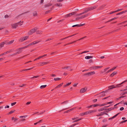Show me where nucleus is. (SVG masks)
I'll use <instances>...</instances> for the list:
<instances>
[{"instance_id":"603ef678","label":"nucleus","mask_w":127,"mask_h":127,"mask_svg":"<svg viewBox=\"0 0 127 127\" xmlns=\"http://www.w3.org/2000/svg\"><path fill=\"white\" fill-rule=\"evenodd\" d=\"M52 5V4H51L50 5L46 4V5H45V6L46 7H48V6H51Z\"/></svg>"},{"instance_id":"680f3d73","label":"nucleus","mask_w":127,"mask_h":127,"mask_svg":"<svg viewBox=\"0 0 127 127\" xmlns=\"http://www.w3.org/2000/svg\"><path fill=\"white\" fill-rule=\"evenodd\" d=\"M4 55H5V52L4 53H2L1 54H0V56H2Z\"/></svg>"},{"instance_id":"7c9ffc66","label":"nucleus","mask_w":127,"mask_h":127,"mask_svg":"<svg viewBox=\"0 0 127 127\" xmlns=\"http://www.w3.org/2000/svg\"><path fill=\"white\" fill-rule=\"evenodd\" d=\"M103 112H101L100 113V114L98 115H96V116H100L101 115H103L104 114V113Z\"/></svg>"},{"instance_id":"0eeeda50","label":"nucleus","mask_w":127,"mask_h":127,"mask_svg":"<svg viewBox=\"0 0 127 127\" xmlns=\"http://www.w3.org/2000/svg\"><path fill=\"white\" fill-rule=\"evenodd\" d=\"M117 107H111L108 109H106V113H108L109 111L113 110L115 109H116V108H117Z\"/></svg>"},{"instance_id":"72a5a7b5","label":"nucleus","mask_w":127,"mask_h":127,"mask_svg":"<svg viewBox=\"0 0 127 127\" xmlns=\"http://www.w3.org/2000/svg\"><path fill=\"white\" fill-rule=\"evenodd\" d=\"M47 85H42L40 87V88L41 89H42L45 88L46 87Z\"/></svg>"},{"instance_id":"aec40b11","label":"nucleus","mask_w":127,"mask_h":127,"mask_svg":"<svg viewBox=\"0 0 127 127\" xmlns=\"http://www.w3.org/2000/svg\"><path fill=\"white\" fill-rule=\"evenodd\" d=\"M117 73V72L116 71L113 72L112 74H111L110 76L111 77H113Z\"/></svg>"},{"instance_id":"1a4fd4ad","label":"nucleus","mask_w":127,"mask_h":127,"mask_svg":"<svg viewBox=\"0 0 127 127\" xmlns=\"http://www.w3.org/2000/svg\"><path fill=\"white\" fill-rule=\"evenodd\" d=\"M87 89V88L86 87H85L84 88H82L81 89L80 92L82 93H84L86 91Z\"/></svg>"},{"instance_id":"a211bd4d","label":"nucleus","mask_w":127,"mask_h":127,"mask_svg":"<svg viewBox=\"0 0 127 127\" xmlns=\"http://www.w3.org/2000/svg\"><path fill=\"white\" fill-rule=\"evenodd\" d=\"M89 14V13H87L85 15H83L81 16V19L84 18L85 17H87Z\"/></svg>"},{"instance_id":"2eb2a0df","label":"nucleus","mask_w":127,"mask_h":127,"mask_svg":"<svg viewBox=\"0 0 127 127\" xmlns=\"http://www.w3.org/2000/svg\"><path fill=\"white\" fill-rule=\"evenodd\" d=\"M106 6L105 4H103L101 6L99 7L97 9L98 10H101L103 9V7Z\"/></svg>"},{"instance_id":"ea45409f","label":"nucleus","mask_w":127,"mask_h":127,"mask_svg":"<svg viewBox=\"0 0 127 127\" xmlns=\"http://www.w3.org/2000/svg\"><path fill=\"white\" fill-rule=\"evenodd\" d=\"M26 116H20V118L23 119L26 118Z\"/></svg>"},{"instance_id":"f257e3e1","label":"nucleus","mask_w":127,"mask_h":127,"mask_svg":"<svg viewBox=\"0 0 127 127\" xmlns=\"http://www.w3.org/2000/svg\"><path fill=\"white\" fill-rule=\"evenodd\" d=\"M32 45V43H30L29 45L25 46L24 47L20 48L16 50V51L17 52L13 54L12 55L14 56L16 55L17 54H19L21 53L22 51V50L23 49H25L26 48H27L28 46H30L31 45Z\"/></svg>"},{"instance_id":"4d7b16f0","label":"nucleus","mask_w":127,"mask_h":127,"mask_svg":"<svg viewBox=\"0 0 127 127\" xmlns=\"http://www.w3.org/2000/svg\"><path fill=\"white\" fill-rule=\"evenodd\" d=\"M118 18L117 17H114L113 18L111 19L112 21L114 20L115 19H116Z\"/></svg>"},{"instance_id":"c03bdc74","label":"nucleus","mask_w":127,"mask_h":127,"mask_svg":"<svg viewBox=\"0 0 127 127\" xmlns=\"http://www.w3.org/2000/svg\"><path fill=\"white\" fill-rule=\"evenodd\" d=\"M70 107H68V108H64V109H63L62 110H60V111H59V112H61V111H63V110H66V109H68L69 108H70Z\"/></svg>"},{"instance_id":"79ce46f5","label":"nucleus","mask_w":127,"mask_h":127,"mask_svg":"<svg viewBox=\"0 0 127 127\" xmlns=\"http://www.w3.org/2000/svg\"><path fill=\"white\" fill-rule=\"evenodd\" d=\"M70 67V66H64L62 68V69H65V68H69Z\"/></svg>"},{"instance_id":"c756f323","label":"nucleus","mask_w":127,"mask_h":127,"mask_svg":"<svg viewBox=\"0 0 127 127\" xmlns=\"http://www.w3.org/2000/svg\"><path fill=\"white\" fill-rule=\"evenodd\" d=\"M71 84V82H70V83L67 84L66 85H64V86L63 87L65 88L67 86H69Z\"/></svg>"},{"instance_id":"e2e57ef3","label":"nucleus","mask_w":127,"mask_h":127,"mask_svg":"<svg viewBox=\"0 0 127 127\" xmlns=\"http://www.w3.org/2000/svg\"><path fill=\"white\" fill-rule=\"evenodd\" d=\"M70 112V110H66V111H64V113H68V112Z\"/></svg>"},{"instance_id":"f03ea898","label":"nucleus","mask_w":127,"mask_h":127,"mask_svg":"<svg viewBox=\"0 0 127 127\" xmlns=\"http://www.w3.org/2000/svg\"><path fill=\"white\" fill-rule=\"evenodd\" d=\"M97 7V5H95L94 6L90 7H89L86 8L85 9L87 12V13L89 11H91L95 9Z\"/></svg>"},{"instance_id":"4468645a","label":"nucleus","mask_w":127,"mask_h":127,"mask_svg":"<svg viewBox=\"0 0 127 127\" xmlns=\"http://www.w3.org/2000/svg\"><path fill=\"white\" fill-rule=\"evenodd\" d=\"M77 34V33H76V34H74L71 35L70 36H67V37H65L64 38L61 39H60L59 40H63L64 39H66L67 38H68L69 37H71L73 36H74V35H75Z\"/></svg>"},{"instance_id":"052dcab7","label":"nucleus","mask_w":127,"mask_h":127,"mask_svg":"<svg viewBox=\"0 0 127 127\" xmlns=\"http://www.w3.org/2000/svg\"><path fill=\"white\" fill-rule=\"evenodd\" d=\"M51 11V10H48V11H47L45 13L46 14H47L48 13H49Z\"/></svg>"},{"instance_id":"f704fd0d","label":"nucleus","mask_w":127,"mask_h":127,"mask_svg":"<svg viewBox=\"0 0 127 127\" xmlns=\"http://www.w3.org/2000/svg\"><path fill=\"white\" fill-rule=\"evenodd\" d=\"M82 118H80V119H78L77 120H75L74 121H73V123L76 122H77V121H80L81 120H82Z\"/></svg>"},{"instance_id":"09e8293b","label":"nucleus","mask_w":127,"mask_h":127,"mask_svg":"<svg viewBox=\"0 0 127 127\" xmlns=\"http://www.w3.org/2000/svg\"><path fill=\"white\" fill-rule=\"evenodd\" d=\"M79 26V24L76 25H75L72 26V27H78Z\"/></svg>"},{"instance_id":"9b49d317","label":"nucleus","mask_w":127,"mask_h":127,"mask_svg":"<svg viewBox=\"0 0 127 127\" xmlns=\"http://www.w3.org/2000/svg\"><path fill=\"white\" fill-rule=\"evenodd\" d=\"M99 104H95L94 105H90L89 106H88L87 107V108H91L92 107H95L96 106H99Z\"/></svg>"},{"instance_id":"6ab92c4d","label":"nucleus","mask_w":127,"mask_h":127,"mask_svg":"<svg viewBox=\"0 0 127 127\" xmlns=\"http://www.w3.org/2000/svg\"><path fill=\"white\" fill-rule=\"evenodd\" d=\"M120 113H118L116 114V115H115L113 116L112 117L109 118L108 119L109 120H110L111 119L114 118L116 117Z\"/></svg>"},{"instance_id":"393cba45","label":"nucleus","mask_w":127,"mask_h":127,"mask_svg":"<svg viewBox=\"0 0 127 127\" xmlns=\"http://www.w3.org/2000/svg\"><path fill=\"white\" fill-rule=\"evenodd\" d=\"M55 6H62V4L61 3H57L55 4Z\"/></svg>"},{"instance_id":"a18cd8bd","label":"nucleus","mask_w":127,"mask_h":127,"mask_svg":"<svg viewBox=\"0 0 127 127\" xmlns=\"http://www.w3.org/2000/svg\"><path fill=\"white\" fill-rule=\"evenodd\" d=\"M16 102H14L12 103H11V105L12 106H13L15 104H16Z\"/></svg>"},{"instance_id":"c9c22d12","label":"nucleus","mask_w":127,"mask_h":127,"mask_svg":"<svg viewBox=\"0 0 127 127\" xmlns=\"http://www.w3.org/2000/svg\"><path fill=\"white\" fill-rule=\"evenodd\" d=\"M31 68H29V69H23V70H22L20 71V72H22V71H27L29 70H30V69H31Z\"/></svg>"},{"instance_id":"473e14b6","label":"nucleus","mask_w":127,"mask_h":127,"mask_svg":"<svg viewBox=\"0 0 127 127\" xmlns=\"http://www.w3.org/2000/svg\"><path fill=\"white\" fill-rule=\"evenodd\" d=\"M40 76H34L32 77V81L34 80V79L37 78V77H39Z\"/></svg>"},{"instance_id":"2f4dec72","label":"nucleus","mask_w":127,"mask_h":127,"mask_svg":"<svg viewBox=\"0 0 127 127\" xmlns=\"http://www.w3.org/2000/svg\"><path fill=\"white\" fill-rule=\"evenodd\" d=\"M40 41L37 40L35 41H34L32 42V45H34L36 44Z\"/></svg>"},{"instance_id":"7ed1b4c3","label":"nucleus","mask_w":127,"mask_h":127,"mask_svg":"<svg viewBox=\"0 0 127 127\" xmlns=\"http://www.w3.org/2000/svg\"><path fill=\"white\" fill-rule=\"evenodd\" d=\"M23 21L21 22L20 21L16 24H13L11 25L12 28H16V27H17L18 25H22L23 23Z\"/></svg>"},{"instance_id":"423d86ee","label":"nucleus","mask_w":127,"mask_h":127,"mask_svg":"<svg viewBox=\"0 0 127 127\" xmlns=\"http://www.w3.org/2000/svg\"><path fill=\"white\" fill-rule=\"evenodd\" d=\"M76 13V12H73L70 13L66 15L65 16V17H70L72 15L75 14Z\"/></svg>"},{"instance_id":"864d4df0","label":"nucleus","mask_w":127,"mask_h":127,"mask_svg":"<svg viewBox=\"0 0 127 127\" xmlns=\"http://www.w3.org/2000/svg\"><path fill=\"white\" fill-rule=\"evenodd\" d=\"M127 22V20L126 21H124V22H122V23H120L119 24L121 25V24H124V23H125L126 22Z\"/></svg>"},{"instance_id":"3c124183","label":"nucleus","mask_w":127,"mask_h":127,"mask_svg":"<svg viewBox=\"0 0 127 127\" xmlns=\"http://www.w3.org/2000/svg\"><path fill=\"white\" fill-rule=\"evenodd\" d=\"M123 9H118L117 10H116V12H117L122 11V10H123Z\"/></svg>"},{"instance_id":"9d476101","label":"nucleus","mask_w":127,"mask_h":127,"mask_svg":"<svg viewBox=\"0 0 127 127\" xmlns=\"http://www.w3.org/2000/svg\"><path fill=\"white\" fill-rule=\"evenodd\" d=\"M14 40H12L11 41H9V42L5 41V44H6V45H10V44H12V43H13V42H14Z\"/></svg>"},{"instance_id":"e433bc0d","label":"nucleus","mask_w":127,"mask_h":127,"mask_svg":"<svg viewBox=\"0 0 127 127\" xmlns=\"http://www.w3.org/2000/svg\"><path fill=\"white\" fill-rule=\"evenodd\" d=\"M61 79L60 78H54V80L55 81H58V80H61Z\"/></svg>"},{"instance_id":"a19ab883","label":"nucleus","mask_w":127,"mask_h":127,"mask_svg":"<svg viewBox=\"0 0 127 127\" xmlns=\"http://www.w3.org/2000/svg\"><path fill=\"white\" fill-rule=\"evenodd\" d=\"M89 52V51H84L83 52H82L81 53H79V55H80V54H83V53H87V52Z\"/></svg>"},{"instance_id":"412c9836","label":"nucleus","mask_w":127,"mask_h":127,"mask_svg":"<svg viewBox=\"0 0 127 127\" xmlns=\"http://www.w3.org/2000/svg\"><path fill=\"white\" fill-rule=\"evenodd\" d=\"M5 44V41L1 42L0 44V47L1 48L3 46L4 44Z\"/></svg>"},{"instance_id":"cd10ccee","label":"nucleus","mask_w":127,"mask_h":127,"mask_svg":"<svg viewBox=\"0 0 127 127\" xmlns=\"http://www.w3.org/2000/svg\"><path fill=\"white\" fill-rule=\"evenodd\" d=\"M33 16L35 17L37 16V12L36 11H35L34 12H33Z\"/></svg>"},{"instance_id":"8fccbe9b","label":"nucleus","mask_w":127,"mask_h":127,"mask_svg":"<svg viewBox=\"0 0 127 127\" xmlns=\"http://www.w3.org/2000/svg\"><path fill=\"white\" fill-rule=\"evenodd\" d=\"M127 88H126L125 89H123V90H120V91H123V92H124L126 91H127Z\"/></svg>"},{"instance_id":"f8f14e48","label":"nucleus","mask_w":127,"mask_h":127,"mask_svg":"<svg viewBox=\"0 0 127 127\" xmlns=\"http://www.w3.org/2000/svg\"><path fill=\"white\" fill-rule=\"evenodd\" d=\"M47 56V54H45L44 55L39 56L38 57L35 59H34V61H35L39 59H40L43 58L44 57H45Z\"/></svg>"},{"instance_id":"13d9d810","label":"nucleus","mask_w":127,"mask_h":127,"mask_svg":"<svg viewBox=\"0 0 127 127\" xmlns=\"http://www.w3.org/2000/svg\"><path fill=\"white\" fill-rule=\"evenodd\" d=\"M45 112V111H44L43 112L40 113L38 115H41L42 114L44 113Z\"/></svg>"},{"instance_id":"c85d7f7f","label":"nucleus","mask_w":127,"mask_h":127,"mask_svg":"<svg viewBox=\"0 0 127 127\" xmlns=\"http://www.w3.org/2000/svg\"><path fill=\"white\" fill-rule=\"evenodd\" d=\"M68 100H66V101H64L63 102H62L61 103V104H66V103H68Z\"/></svg>"},{"instance_id":"b1692460","label":"nucleus","mask_w":127,"mask_h":127,"mask_svg":"<svg viewBox=\"0 0 127 127\" xmlns=\"http://www.w3.org/2000/svg\"><path fill=\"white\" fill-rule=\"evenodd\" d=\"M37 30V28L36 27H35L34 29H32V33L36 32Z\"/></svg>"},{"instance_id":"dca6fc26","label":"nucleus","mask_w":127,"mask_h":127,"mask_svg":"<svg viewBox=\"0 0 127 127\" xmlns=\"http://www.w3.org/2000/svg\"><path fill=\"white\" fill-rule=\"evenodd\" d=\"M63 83H62L60 84L59 85H57V86H56L54 88V89H57L58 88H59L61 87L63 85Z\"/></svg>"},{"instance_id":"5fc2aeb1","label":"nucleus","mask_w":127,"mask_h":127,"mask_svg":"<svg viewBox=\"0 0 127 127\" xmlns=\"http://www.w3.org/2000/svg\"><path fill=\"white\" fill-rule=\"evenodd\" d=\"M126 122V120H124L120 122V124H121L123 123H125Z\"/></svg>"},{"instance_id":"bb28decb","label":"nucleus","mask_w":127,"mask_h":127,"mask_svg":"<svg viewBox=\"0 0 127 127\" xmlns=\"http://www.w3.org/2000/svg\"><path fill=\"white\" fill-rule=\"evenodd\" d=\"M106 110V109H105V108L104 107L103 108L98 109V111H102L103 110Z\"/></svg>"},{"instance_id":"69168bd1","label":"nucleus","mask_w":127,"mask_h":127,"mask_svg":"<svg viewBox=\"0 0 127 127\" xmlns=\"http://www.w3.org/2000/svg\"><path fill=\"white\" fill-rule=\"evenodd\" d=\"M97 99H94L93 100V101L94 102H96L97 101Z\"/></svg>"},{"instance_id":"ddd939ff","label":"nucleus","mask_w":127,"mask_h":127,"mask_svg":"<svg viewBox=\"0 0 127 127\" xmlns=\"http://www.w3.org/2000/svg\"><path fill=\"white\" fill-rule=\"evenodd\" d=\"M49 63V62H46L40 63L39 64H40L42 66L45 64H48Z\"/></svg>"},{"instance_id":"338daca9","label":"nucleus","mask_w":127,"mask_h":127,"mask_svg":"<svg viewBox=\"0 0 127 127\" xmlns=\"http://www.w3.org/2000/svg\"><path fill=\"white\" fill-rule=\"evenodd\" d=\"M31 101L28 102L26 103V104L27 105H28L31 103Z\"/></svg>"},{"instance_id":"de8ad7c7","label":"nucleus","mask_w":127,"mask_h":127,"mask_svg":"<svg viewBox=\"0 0 127 127\" xmlns=\"http://www.w3.org/2000/svg\"><path fill=\"white\" fill-rule=\"evenodd\" d=\"M116 11H112V12H110L109 13V14H113L115 13H116Z\"/></svg>"},{"instance_id":"f3484780","label":"nucleus","mask_w":127,"mask_h":127,"mask_svg":"<svg viewBox=\"0 0 127 127\" xmlns=\"http://www.w3.org/2000/svg\"><path fill=\"white\" fill-rule=\"evenodd\" d=\"M117 67V66L113 67L111 69H110L109 70H108V71L107 72V73H108L111 71L113 70L114 69H115Z\"/></svg>"},{"instance_id":"a878e982","label":"nucleus","mask_w":127,"mask_h":127,"mask_svg":"<svg viewBox=\"0 0 127 127\" xmlns=\"http://www.w3.org/2000/svg\"><path fill=\"white\" fill-rule=\"evenodd\" d=\"M93 58L92 56H86L85 57V59H90L92 58Z\"/></svg>"},{"instance_id":"bf43d9fd","label":"nucleus","mask_w":127,"mask_h":127,"mask_svg":"<svg viewBox=\"0 0 127 127\" xmlns=\"http://www.w3.org/2000/svg\"><path fill=\"white\" fill-rule=\"evenodd\" d=\"M88 114V111L84 113L83 115H86Z\"/></svg>"},{"instance_id":"4c0bfd02","label":"nucleus","mask_w":127,"mask_h":127,"mask_svg":"<svg viewBox=\"0 0 127 127\" xmlns=\"http://www.w3.org/2000/svg\"><path fill=\"white\" fill-rule=\"evenodd\" d=\"M107 104H106V103H103V104H99V105L98 106H104L106 105Z\"/></svg>"},{"instance_id":"58836bf2","label":"nucleus","mask_w":127,"mask_h":127,"mask_svg":"<svg viewBox=\"0 0 127 127\" xmlns=\"http://www.w3.org/2000/svg\"><path fill=\"white\" fill-rule=\"evenodd\" d=\"M127 81V80H125V81H124L123 82H122L121 84H118V85H117L116 86H117L123 84V83H124L126 82Z\"/></svg>"},{"instance_id":"5701e85b","label":"nucleus","mask_w":127,"mask_h":127,"mask_svg":"<svg viewBox=\"0 0 127 127\" xmlns=\"http://www.w3.org/2000/svg\"><path fill=\"white\" fill-rule=\"evenodd\" d=\"M120 86H115L114 85H112L110 87V88L109 89H113V88H114L117 87H119Z\"/></svg>"},{"instance_id":"774afa93","label":"nucleus","mask_w":127,"mask_h":127,"mask_svg":"<svg viewBox=\"0 0 127 127\" xmlns=\"http://www.w3.org/2000/svg\"><path fill=\"white\" fill-rule=\"evenodd\" d=\"M124 108L123 107H121V108H120V110H121V111H122V110H124Z\"/></svg>"},{"instance_id":"37998d69","label":"nucleus","mask_w":127,"mask_h":127,"mask_svg":"<svg viewBox=\"0 0 127 127\" xmlns=\"http://www.w3.org/2000/svg\"><path fill=\"white\" fill-rule=\"evenodd\" d=\"M87 13V12H86L85 10V9L84 11V12H82L81 13H80V14H81L82 15V14H85V13Z\"/></svg>"},{"instance_id":"39448f33","label":"nucleus","mask_w":127,"mask_h":127,"mask_svg":"<svg viewBox=\"0 0 127 127\" xmlns=\"http://www.w3.org/2000/svg\"><path fill=\"white\" fill-rule=\"evenodd\" d=\"M95 74V71H92L85 73L83 74V76H89Z\"/></svg>"},{"instance_id":"49530a36","label":"nucleus","mask_w":127,"mask_h":127,"mask_svg":"<svg viewBox=\"0 0 127 127\" xmlns=\"http://www.w3.org/2000/svg\"><path fill=\"white\" fill-rule=\"evenodd\" d=\"M14 111H10L9 113H8V114H11L12 113H13L14 112Z\"/></svg>"},{"instance_id":"6e6552de","label":"nucleus","mask_w":127,"mask_h":127,"mask_svg":"<svg viewBox=\"0 0 127 127\" xmlns=\"http://www.w3.org/2000/svg\"><path fill=\"white\" fill-rule=\"evenodd\" d=\"M102 67V66H92L91 67V68H93L94 69H98L99 68H100Z\"/></svg>"},{"instance_id":"6e6d98bb","label":"nucleus","mask_w":127,"mask_h":127,"mask_svg":"<svg viewBox=\"0 0 127 127\" xmlns=\"http://www.w3.org/2000/svg\"><path fill=\"white\" fill-rule=\"evenodd\" d=\"M77 125L76 124H74L73 125H72L70 126L69 127H73L74 126H75L76 125Z\"/></svg>"},{"instance_id":"4be33fe9","label":"nucleus","mask_w":127,"mask_h":127,"mask_svg":"<svg viewBox=\"0 0 127 127\" xmlns=\"http://www.w3.org/2000/svg\"><path fill=\"white\" fill-rule=\"evenodd\" d=\"M43 32L41 31H37L36 33L37 34H41Z\"/></svg>"},{"instance_id":"20e7f679","label":"nucleus","mask_w":127,"mask_h":127,"mask_svg":"<svg viewBox=\"0 0 127 127\" xmlns=\"http://www.w3.org/2000/svg\"><path fill=\"white\" fill-rule=\"evenodd\" d=\"M29 37V36H28L21 37L20 38L19 41L20 42H22L27 39Z\"/></svg>"},{"instance_id":"0e129e2a","label":"nucleus","mask_w":127,"mask_h":127,"mask_svg":"<svg viewBox=\"0 0 127 127\" xmlns=\"http://www.w3.org/2000/svg\"><path fill=\"white\" fill-rule=\"evenodd\" d=\"M56 52H57V51L52 52V53H50V55H53V54H54L55 53H56Z\"/></svg>"}]
</instances>
